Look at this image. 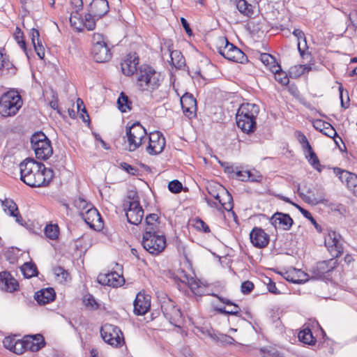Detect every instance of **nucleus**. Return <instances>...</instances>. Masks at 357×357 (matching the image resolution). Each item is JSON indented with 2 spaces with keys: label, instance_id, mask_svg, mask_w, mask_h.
Returning a JSON list of instances; mask_svg holds the SVG:
<instances>
[{
  "label": "nucleus",
  "instance_id": "obj_13",
  "mask_svg": "<svg viewBox=\"0 0 357 357\" xmlns=\"http://www.w3.org/2000/svg\"><path fill=\"white\" fill-rule=\"evenodd\" d=\"M126 215L129 223L135 225L141 223L144 216V210L140 206L139 201L130 202Z\"/></svg>",
  "mask_w": 357,
  "mask_h": 357
},
{
  "label": "nucleus",
  "instance_id": "obj_61",
  "mask_svg": "<svg viewBox=\"0 0 357 357\" xmlns=\"http://www.w3.org/2000/svg\"><path fill=\"white\" fill-rule=\"evenodd\" d=\"M54 273L57 277H61L63 281H67L68 278L69 276V274L67 271H66L63 267L61 266H57L54 268Z\"/></svg>",
  "mask_w": 357,
  "mask_h": 357
},
{
  "label": "nucleus",
  "instance_id": "obj_64",
  "mask_svg": "<svg viewBox=\"0 0 357 357\" xmlns=\"http://www.w3.org/2000/svg\"><path fill=\"white\" fill-rule=\"evenodd\" d=\"M34 47L35 52L40 59H43L45 56V48L42 43H37L33 45Z\"/></svg>",
  "mask_w": 357,
  "mask_h": 357
},
{
  "label": "nucleus",
  "instance_id": "obj_43",
  "mask_svg": "<svg viewBox=\"0 0 357 357\" xmlns=\"http://www.w3.org/2000/svg\"><path fill=\"white\" fill-rule=\"evenodd\" d=\"M15 40L17 41V43L20 45V47L23 50V51L26 54L27 57H29L26 43L24 39V33L21 30V29L18 26L15 28V31L13 34Z\"/></svg>",
  "mask_w": 357,
  "mask_h": 357
},
{
  "label": "nucleus",
  "instance_id": "obj_52",
  "mask_svg": "<svg viewBox=\"0 0 357 357\" xmlns=\"http://www.w3.org/2000/svg\"><path fill=\"white\" fill-rule=\"evenodd\" d=\"M339 92H340V98L341 102V106L344 109H347L349 107V93L347 91H345V96H346V101L344 100V89L342 84L339 86L338 88Z\"/></svg>",
  "mask_w": 357,
  "mask_h": 357
},
{
  "label": "nucleus",
  "instance_id": "obj_59",
  "mask_svg": "<svg viewBox=\"0 0 357 357\" xmlns=\"http://www.w3.org/2000/svg\"><path fill=\"white\" fill-rule=\"evenodd\" d=\"M92 44H93V47L94 45L100 46L101 45L107 44V42L105 40V38L102 34L98 33H93V37H92Z\"/></svg>",
  "mask_w": 357,
  "mask_h": 357
},
{
  "label": "nucleus",
  "instance_id": "obj_33",
  "mask_svg": "<svg viewBox=\"0 0 357 357\" xmlns=\"http://www.w3.org/2000/svg\"><path fill=\"white\" fill-rule=\"evenodd\" d=\"M259 112V107L254 103H243L238 108L237 113L242 116L248 115L257 117Z\"/></svg>",
  "mask_w": 357,
  "mask_h": 357
},
{
  "label": "nucleus",
  "instance_id": "obj_12",
  "mask_svg": "<svg viewBox=\"0 0 357 357\" xmlns=\"http://www.w3.org/2000/svg\"><path fill=\"white\" fill-rule=\"evenodd\" d=\"M165 146V138L162 134L159 132H151L149 136V145L146 147V151L150 155H157L160 153Z\"/></svg>",
  "mask_w": 357,
  "mask_h": 357
},
{
  "label": "nucleus",
  "instance_id": "obj_32",
  "mask_svg": "<svg viewBox=\"0 0 357 357\" xmlns=\"http://www.w3.org/2000/svg\"><path fill=\"white\" fill-rule=\"evenodd\" d=\"M26 185L31 188H40L46 186L45 177H43L42 167L38 169L33 176L27 178Z\"/></svg>",
  "mask_w": 357,
  "mask_h": 357
},
{
  "label": "nucleus",
  "instance_id": "obj_37",
  "mask_svg": "<svg viewBox=\"0 0 357 357\" xmlns=\"http://www.w3.org/2000/svg\"><path fill=\"white\" fill-rule=\"evenodd\" d=\"M312 184L303 182L298 185V193L299 196L307 203H311L312 199Z\"/></svg>",
  "mask_w": 357,
  "mask_h": 357
},
{
  "label": "nucleus",
  "instance_id": "obj_22",
  "mask_svg": "<svg viewBox=\"0 0 357 357\" xmlns=\"http://www.w3.org/2000/svg\"><path fill=\"white\" fill-rule=\"evenodd\" d=\"M109 9V3L107 0H93L89 4V12L99 19L105 15Z\"/></svg>",
  "mask_w": 357,
  "mask_h": 357
},
{
  "label": "nucleus",
  "instance_id": "obj_1",
  "mask_svg": "<svg viewBox=\"0 0 357 357\" xmlns=\"http://www.w3.org/2000/svg\"><path fill=\"white\" fill-rule=\"evenodd\" d=\"M341 236L333 231L327 230V234L324 236V245L330 252L332 259L319 261L314 268V280L326 278L337 265L335 258L340 257L343 252V246L340 242Z\"/></svg>",
  "mask_w": 357,
  "mask_h": 357
},
{
  "label": "nucleus",
  "instance_id": "obj_36",
  "mask_svg": "<svg viewBox=\"0 0 357 357\" xmlns=\"http://www.w3.org/2000/svg\"><path fill=\"white\" fill-rule=\"evenodd\" d=\"M233 4H234L238 10L245 16L250 17L254 11L251 4L248 3L245 0H231Z\"/></svg>",
  "mask_w": 357,
  "mask_h": 357
},
{
  "label": "nucleus",
  "instance_id": "obj_17",
  "mask_svg": "<svg viewBox=\"0 0 357 357\" xmlns=\"http://www.w3.org/2000/svg\"><path fill=\"white\" fill-rule=\"evenodd\" d=\"M97 280L102 285H107L112 287H121L125 282L123 275L116 272L100 274L98 276Z\"/></svg>",
  "mask_w": 357,
  "mask_h": 357
},
{
  "label": "nucleus",
  "instance_id": "obj_26",
  "mask_svg": "<svg viewBox=\"0 0 357 357\" xmlns=\"http://www.w3.org/2000/svg\"><path fill=\"white\" fill-rule=\"evenodd\" d=\"M181 105L183 113L186 115L195 114L197 110V100L190 93H185L181 98Z\"/></svg>",
  "mask_w": 357,
  "mask_h": 357
},
{
  "label": "nucleus",
  "instance_id": "obj_41",
  "mask_svg": "<svg viewBox=\"0 0 357 357\" xmlns=\"http://www.w3.org/2000/svg\"><path fill=\"white\" fill-rule=\"evenodd\" d=\"M44 232L48 238L51 240H56L58 238L59 235V228L56 224H49L45 226Z\"/></svg>",
  "mask_w": 357,
  "mask_h": 357
},
{
  "label": "nucleus",
  "instance_id": "obj_6",
  "mask_svg": "<svg viewBox=\"0 0 357 357\" xmlns=\"http://www.w3.org/2000/svg\"><path fill=\"white\" fill-rule=\"evenodd\" d=\"M126 137L129 151H136L147 139L146 129L139 122H135L130 126H126Z\"/></svg>",
  "mask_w": 357,
  "mask_h": 357
},
{
  "label": "nucleus",
  "instance_id": "obj_21",
  "mask_svg": "<svg viewBox=\"0 0 357 357\" xmlns=\"http://www.w3.org/2000/svg\"><path fill=\"white\" fill-rule=\"evenodd\" d=\"M91 54L97 63H105L109 61L112 54L107 44L94 45L91 49Z\"/></svg>",
  "mask_w": 357,
  "mask_h": 357
},
{
  "label": "nucleus",
  "instance_id": "obj_4",
  "mask_svg": "<svg viewBox=\"0 0 357 357\" xmlns=\"http://www.w3.org/2000/svg\"><path fill=\"white\" fill-rule=\"evenodd\" d=\"M21 96L17 91H9L0 98V114L3 116L15 115L22 107Z\"/></svg>",
  "mask_w": 357,
  "mask_h": 357
},
{
  "label": "nucleus",
  "instance_id": "obj_45",
  "mask_svg": "<svg viewBox=\"0 0 357 357\" xmlns=\"http://www.w3.org/2000/svg\"><path fill=\"white\" fill-rule=\"evenodd\" d=\"M95 17L90 12L86 13L82 21L83 27H86L89 31L93 30L96 28Z\"/></svg>",
  "mask_w": 357,
  "mask_h": 357
},
{
  "label": "nucleus",
  "instance_id": "obj_16",
  "mask_svg": "<svg viewBox=\"0 0 357 357\" xmlns=\"http://www.w3.org/2000/svg\"><path fill=\"white\" fill-rule=\"evenodd\" d=\"M134 313L137 315L145 314L151 307V296L139 292L134 301Z\"/></svg>",
  "mask_w": 357,
  "mask_h": 357
},
{
  "label": "nucleus",
  "instance_id": "obj_9",
  "mask_svg": "<svg viewBox=\"0 0 357 357\" xmlns=\"http://www.w3.org/2000/svg\"><path fill=\"white\" fill-rule=\"evenodd\" d=\"M161 310L164 317L169 321L171 324L176 327H181L183 323V315L180 308L176 303L168 298L164 301L161 304Z\"/></svg>",
  "mask_w": 357,
  "mask_h": 357
},
{
  "label": "nucleus",
  "instance_id": "obj_35",
  "mask_svg": "<svg viewBox=\"0 0 357 357\" xmlns=\"http://www.w3.org/2000/svg\"><path fill=\"white\" fill-rule=\"evenodd\" d=\"M311 62V60L310 61ZM311 63L301 64L290 68L289 73L291 77L297 78L300 76L308 73L312 70Z\"/></svg>",
  "mask_w": 357,
  "mask_h": 357
},
{
  "label": "nucleus",
  "instance_id": "obj_3",
  "mask_svg": "<svg viewBox=\"0 0 357 357\" xmlns=\"http://www.w3.org/2000/svg\"><path fill=\"white\" fill-rule=\"evenodd\" d=\"M142 244L150 254L157 255L165 248L166 238L165 236L158 234L156 230L151 227L143 234Z\"/></svg>",
  "mask_w": 357,
  "mask_h": 357
},
{
  "label": "nucleus",
  "instance_id": "obj_34",
  "mask_svg": "<svg viewBox=\"0 0 357 357\" xmlns=\"http://www.w3.org/2000/svg\"><path fill=\"white\" fill-rule=\"evenodd\" d=\"M260 60L271 72L280 70V66L275 58L268 53H263L260 55Z\"/></svg>",
  "mask_w": 357,
  "mask_h": 357
},
{
  "label": "nucleus",
  "instance_id": "obj_53",
  "mask_svg": "<svg viewBox=\"0 0 357 357\" xmlns=\"http://www.w3.org/2000/svg\"><path fill=\"white\" fill-rule=\"evenodd\" d=\"M194 227L199 231H202L204 233L210 232L209 227L200 218H196L193 220Z\"/></svg>",
  "mask_w": 357,
  "mask_h": 357
},
{
  "label": "nucleus",
  "instance_id": "obj_14",
  "mask_svg": "<svg viewBox=\"0 0 357 357\" xmlns=\"http://www.w3.org/2000/svg\"><path fill=\"white\" fill-rule=\"evenodd\" d=\"M316 323L317 329L314 328V347L318 348H326L328 352H332L331 342L332 341L326 336L324 329L321 327L319 322L314 319V324Z\"/></svg>",
  "mask_w": 357,
  "mask_h": 357
},
{
  "label": "nucleus",
  "instance_id": "obj_39",
  "mask_svg": "<svg viewBox=\"0 0 357 357\" xmlns=\"http://www.w3.org/2000/svg\"><path fill=\"white\" fill-rule=\"evenodd\" d=\"M117 105L121 112H126L131 109L132 102L130 100L128 96L123 92H121L117 100Z\"/></svg>",
  "mask_w": 357,
  "mask_h": 357
},
{
  "label": "nucleus",
  "instance_id": "obj_47",
  "mask_svg": "<svg viewBox=\"0 0 357 357\" xmlns=\"http://www.w3.org/2000/svg\"><path fill=\"white\" fill-rule=\"evenodd\" d=\"M309 47L307 44L306 38L303 37V39L298 41V50L301 56L304 59L305 55H310L308 51Z\"/></svg>",
  "mask_w": 357,
  "mask_h": 357
},
{
  "label": "nucleus",
  "instance_id": "obj_63",
  "mask_svg": "<svg viewBox=\"0 0 357 357\" xmlns=\"http://www.w3.org/2000/svg\"><path fill=\"white\" fill-rule=\"evenodd\" d=\"M70 5L73 9V12L78 15L79 12L83 8L82 0H71Z\"/></svg>",
  "mask_w": 357,
  "mask_h": 357
},
{
  "label": "nucleus",
  "instance_id": "obj_30",
  "mask_svg": "<svg viewBox=\"0 0 357 357\" xmlns=\"http://www.w3.org/2000/svg\"><path fill=\"white\" fill-rule=\"evenodd\" d=\"M220 188L222 189L225 196L227 197L228 202H222V200L220 199V196L219 193H216L213 190H210L208 188V193L213 197L216 200L218 201V202L222 206V207L226 211H231L233 208V198L231 194L226 190L225 189L222 188V186L220 185Z\"/></svg>",
  "mask_w": 357,
  "mask_h": 357
},
{
  "label": "nucleus",
  "instance_id": "obj_50",
  "mask_svg": "<svg viewBox=\"0 0 357 357\" xmlns=\"http://www.w3.org/2000/svg\"><path fill=\"white\" fill-rule=\"evenodd\" d=\"M83 302L86 307H91V309H98L99 307L95 298L91 294L86 295L84 297Z\"/></svg>",
  "mask_w": 357,
  "mask_h": 357
},
{
  "label": "nucleus",
  "instance_id": "obj_25",
  "mask_svg": "<svg viewBox=\"0 0 357 357\" xmlns=\"http://www.w3.org/2000/svg\"><path fill=\"white\" fill-rule=\"evenodd\" d=\"M19 287L18 282L10 273L3 271L0 273V288L8 292H13Z\"/></svg>",
  "mask_w": 357,
  "mask_h": 357
},
{
  "label": "nucleus",
  "instance_id": "obj_54",
  "mask_svg": "<svg viewBox=\"0 0 357 357\" xmlns=\"http://www.w3.org/2000/svg\"><path fill=\"white\" fill-rule=\"evenodd\" d=\"M246 174L248 181L250 182L260 183L263 178L262 175L257 171L252 172L250 170H247Z\"/></svg>",
  "mask_w": 357,
  "mask_h": 357
},
{
  "label": "nucleus",
  "instance_id": "obj_8",
  "mask_svg": "<svg viewBox=\"0 0 357 357\" xmlns=\"http://www.w3.org/2000/svg\"><path fill=\"white\" fill-rule=\"evenodd\" d=\"M100 334L103 340L113 347H121L124 343L123 333L114 325L105 324L101 327Z\"/></svg>",
  "mask_w": 357,
  "mask_h": 357
},
{
  "label": "nucleus",
  "instance_id": "obj_51",
  "mask_svg": "<svg viewBox=\"0 0 357 357\" xmlns=\"http://www.w3.org/2000/svg\"><path fill=\"white\" fill-rule=\"evenodd\" d=\"M275 74V79L280 83L282 85H287L289 83V78L285 72H283L280 68V70L278 72H272Z\"/></svg>",
  "mask_w": 357,
  "mask_h": 357
},
{
  "label": "nucleus",
  "instance_id": "obj_40",
  "mask_svg": "<svg viewBox=\"0 0 357 357\" xmlns=\"http://www.w3.org/2000/svg\"><path fill=\"white\" fill-rule=\"evenodd\" d=\"M298 337L300 342L303 344L312 345V331L309 326L305 327L301 330L298 334Z\"/></svg>",
  "mask_w": 357,
  "mask_h": 357
},
{
  "label": "nucleus",
  "instance_id": "obj_20",
  "mask_svg": "<svg viewBox=\"0 0 357 357\" xmlns=\"http://www.w3.org/2000/svg\"><path fill=\"white\" fill-rule=\"evenodd\" d=\"M271 224L277 229L289 230L293 225V220L289 214L277 212L270 220Z\"/></svg>",
  "mask_w": 357,
  "mask_h": 357
},
{
  "label": "nucleus",
  "instance_id": "obj_55",
  "mask_svg": "<svg viewBox=\"0 0 357 357\" xmlns=\"http://www.w3.org/2000/svg\"><path fill=\"white\" fill-rule=\"evenodd\" d=\"M159 217L157 214L151 213L146 217V222L147 225V227L146 228V231L150 229V228L153 227L155 229V223L157 222Z\"/></svg>",
  "mask_w": 357,
  "mask_h": 357
},
{
  "label": "nucleus",
  "instance_id": "obj_58",
  "mask_svg": "<svg viewBox=\"0 0 357 357\" xmlns=\"http://www.w3.org/2000/svg\"><path fill=\"white\" fill-rule=\"evenodd\" d=\"M254 287V284L252 282L246 280L242 282L241 291L243 294H249L253 290Z\"/></svg>",
  "mask_w": 357,
  "mask_h": 357
},
{
  "label": "nucleus",
  "instance_id": "obj_57",
  "mask_svg": "<svg viewBox=\"0 0 357 357\" xmlns=\"http://www.w3.org/2000/svg\"><path fill=\"white\" fill-rule=\"evenodd\" d=\"M182 183L178 180H173L168 184V189L173 193H178L182 190Z\"/></svg>",
  "mask_w": 357,
  "mask_h": 357
},
{
  "label": "nucleus",
  "instance_id": "obj_49",
  "mask_svg": "<svg viewBox=\"0 0 357 357\" xmlns=\"http://www.w3.org/2000/svg\"><path fill=\"white\" fill-rule=\"evenodd\" d=\"M235 342H236L235 340L232 337H231L228 335L220 333L218 335V344H220L223 346H226V345L234 344Z\"/></svg>",
  "mask_w": 357,
  "mask_h": 357
},
{
  "label": "nucleus",
  "instance_id": "obj_18",
  "mask_svg": "<svg viewBox=\"0 0 357 357\" xmlns=\"http://www.w3.org/2000/svg\"><path fill=\"white\" fill-rule=\"evenodd\" d=\"M139 57L136 53L127 54L125 59L121 63L122 73L126 76H130L135 72L137 73Z\"/></svg>",
  "mask_w": 357,
  "mask_h": 357
},
{
  "label": "nucleus",
  "instance_id": "obj_46",
  "mask_svg": "<svg viewBox=\"0 0 357 357\" xmlns=\"http://www.w3.org/2000/svg\"><path fill=\"white\" fill-rule=\"evenodd\" d=\"M74 206L79 210V213L86 211L87 208L93 206L91 203L88 202L84 198L79 197L74 200Z\"/></svg>",
  "mask_w": 357,
  "mask_h": 357
},
{
  "label": "nucleus",
  "instance_id": "obj_60",
  "mask_svg": "<svg viewBox=\"0 0 357 357\" xmlns=\"http://www.w3.org/2000/svg\"><path fill=\"white\" fill-rule=\"evenodd\" d=\"M42 172L43 173V177H45V183L47 185L54 176L53 170L51 168L45 167L44 165L42 166Z\"/></svg>",
  "mask_w": 357,
  "mask_h": 357
},
{
  "label": "nucleus",
  "instance_id": "obj_5",
  "mask_svg": "<svg viewBox=\"0 0 357 357\" xmlns=\"http://www.w3.org/2000/svg\"><path fill=\"white\" fill-rule=\"evenodd\" d=\"M31 144L38 159L46 160L53 153L51 142L43 132L33 134L31 137Z\"/></svg>",
  "mask_w": 357,
  "mask_h": 357
},
{
  "label": "nucleus",
  "instance_id": "obj_2",
  "mask_svg": "<svg viewBox=\"0 0 357 357\" xmlns=\"http://www.w3.org/2000/svg\"><path fill=\"white\" fill-rule=\"evenodd\" d=\"M162 79L160 73L149 65L141 66L137 72V84L142 91L152 92L160 85Z\"/></svg>",
  "mask_w": 357,
  "mask_h": 357
},
{
  "label": "nucleus",
  "instance_id": "obj_24",
  "mask_svg": "<svg viewBox=\"0 0 357 357\" xmlns=\"http://www.w3.org/2000/svg\"><path fill=\"white\" fill-rule=\"evenodd\" d=\"M280 274L287 281L294 284L303 283L307 281V275L300 269L291 268Z\"/></svg>",
  "mask_w": 357,
  "mask_h": 357
},
{
  "label": "nucleus",
  "instance_id": "obj_10",
  "mask_svg": "<svg viewBox=\"0 0 357 357\" xmlns=\"http://www.w3.org/2000/svg\"><path fill=\"white\" fill-rule=\"evenodd\" d=\"M333 172L340 181L357 197V175L339 167H334Z\"/></svg>",
  "mask_w": 357,
  "mask_h": 357
},
{
  "label": "nucleus",
  "instance_id": "obj_44",
  "mask_svg": "<svg viewBox=\"0 0 357 357\" xmlns=\"http://www.w3.org/2000/svg\"><path fill=\"white\" fill-rule=\"evenodd\" d=\"M83 19L81 15L78 13L77 15L75 13L74 15L72 13L70 17V23L71 26L77 29V31H82L83 30V24H82Z\"/></svg>",
  "mask_w": 357,
  "mask_h": 357
},
{
  "label": "nucleus",
  "instance_id": "obj_28",
  "mask_svg": "<svg viewBox=\"0 0 357 357\" xmlns=\"http://www.w3.org/2000/svg\"><path fill=\"white\" fill-rule=\"evenodd\" d=\"M172 45L169 44L167 45V52L170 57V64L177 69H181L185 65V59L180 51L171 50Z\"/></svg>",
  "mask_w": 357,
  "mask_h": 357
},
{
  "label": "nucleus",
  "instance_id": "obj_48",
  "mask_svg": "<svg viewBox=\"0 0 357 357\" xmlns=\"http://www.w3.org/2000/svg\"><path fill=\"white\" fill-rule=\"evenodd\" d=\"M260 355L262 357H282L280 354L274 348H261Z\"/></svg>",
  "mask_w": 357,
  "mask_h": 357
},
{
  "label": "nucleus",
  "instance_id": "obj_29",
  "mask_svg": "<svg viewBox=\"0 0 357 357\" xmlns=\"http://www.w3.org/2000/svg\"><path fill=\"white\" fill-rule=\"evenodd\" d=\"M80 216L84 221L89 225L91 227H94V221L100 218V214L98 210L93 207L90 206L87 210L80 213Z\"/></svg>",
  "mask_w": 357,
  "mask_h": 357
},
{
  "label": "nucleus",
  "instance_id": "obj_31",
  "mask_svg": "<svg viewBox=\"0 0 357 357\" xmlns=\"http://www.w3.org/2000/svg\"><path fill=\"white\" fill-rule=\"evenodd\" d=\"M294 136L301 144L303 149L305 151L307 150V155H306V158L308 160V162L312 165V148L307 137L299 130L295 131Z\"/></svg>",
  "mask_w": 357,
  "mask_h": 357
},
{
  "label": "nucleus",
  "instance_id": "obj_15",
  "mask_svg": "<svg viewBox=\"0 0 357 357\" xmlns=\"http://www.w3.org/2000/svg\"><path fill=\"white\" fill-rule=\"evenodd\" d=\"M252 244L257 248H266L269 243V236L260 227H254L250 233Z\"/></svg>",
  "mask_w": 357,
  "mask_h": 357
},
{
  "label": "nucleus",
  "instance_id": "obj_62",
  "mask_svg": "<svg viewBox=\"0 0 357 357\" xmlns=\"http://www.w3.org/2000/svg\"><path fill=\"white\" fill-rule=\"evenodd\" d=\"M24 338L21 340H17L16 343H15V347H13V351L15 354H22L24 351H26V349H25V344H24Z\"/></svg>",
  "mask_w": 357,
  "mask_h": 357
},
{
  "label": "nucleus",
  "instance_id": "obj_11",
  "mask_svg": "<svg viewBox=\"0 0 357 357\" xmlns=\"http://www.w3.org/2000/svg\"><path fill=\"white\" fill-rule=\"evenodd\" d=\"M44 166V164L38 162L32 158H26L20 164V179L26 184L29 176H33L38 169Z\"/></svg>",
  "mask_w": 357,
  "mask_h": 357
},
{
  "label": "nucleus",
  "instance_id": "obj_42",
  "mask_svg": "<svg viewBox=\"0 0 357 357\" xmlns=\"http://www.w3.org/2000/svg\"><path fill=\"white\" fill-rule=\"evenodd\" d=\"M2 205L4 211L10 216H16V213L19 212L17 204L12 199H6L2 202Z\"/></svg>",
  "mask_w": 357,
  "mask_h": 357
},
{
  "label": "nucleus",
  "instance_id": "obj_27",
  "mask_svg": "<svg viewBox=\"0 0 357 357\" xmlns=\"http://www.w3.org/2000/svg\"><path fill=\"white\" fill-rule=\"evenodd\" d=\"M56 293L53 288L43 289L35 294L34 298L40 305H45L55 299Z\"/></svg>",
  "mask_w": 357,
  "mask_h": 357
},
{
  "label": "nucleus",
  "instance_id": "obj_19",
  "mask_svg": "<svg viewBox=\"0 0 357 357\" xmlns=\"http://www.w3.org/2000/svg\"><path fill=\"white\" fill-rule=\"evenodd\" d=\"M237 126L247 134L252 133L256 130V117L236 114V116Z\"/></svg>",
  "mask_w": 357,
  "mask_h": 357
},
{
  "label": "nucleus",
  "instance_id": "obj_38",
  "mask_svg": "<svg viewBox=\"0 0 357 357\" xmlns=\"http://www.w3.org/2000/svg\"><path fill=\"white\" fill-rule=\"evenodd\" d=\"M21 271L26 278H31L38 275V269L35 264L26 262L21 267Z\"/></svg>",
  "mask_w": 357,
  "mask_h": 357
},
{
  "label": "nucleus",
  "instance_id": "obj_23",
  "mask_svg": "<svg viewBox=\"0 0 357 357\" xmlns=\"http://www.w3.org/2000/svg\"><path fill=\"white\" fill-rule=\"evenodd\" d=\"M25 349L31 351H38L45 344L44 337L40 334L26 335L24 337Z\"/></svg>",
  "mask_w": 357,
  "mask_h": 357
},
{
  "label": "nucleus",
  "instance_id": "obj_56",
  "mask_svg": "<svg viewBox=\"0 0 357 357\" xmlns=\"http://www.w3.org/2000/svg\"><path fill=\"white\" fill-rule=\"evenodd\" d=\"M120 167L130 175L136 176L139 174V169L136 167L130 165L127 162H121Z\"/></svg>",
  "mask_w": 357,
  "mask_h": 357
},
{
  "label": "nucleus",
  "instance_id": "obj_7",
  "mask_svg": "<svg viewBox=\"0 0 357 357\" xmlns=\"http://www.w3.org/2000/svg\"><path fill=\"white\" fill-rule=\"evenodd\" d=\"M218 47V53L229 61L244 63L248 61L246 55L236 46L229 43L226 38L220 40Z\"/></svg>",
  "mask_w": 357,
  "mask_h": 357
}]
</instances>
